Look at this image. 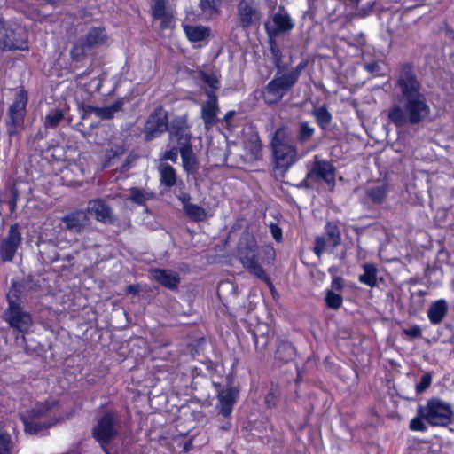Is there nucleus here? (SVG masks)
Instances as JSON below:
<instances>
[{
	"instance_id": "5",
	"label": "nucleus",
	"mask_w": 454,
	"mask_h": 454,
	"mask_svg": "<svg viewBox=\"0 0 454 454\" xmlns=\"http://www.w3.org/2000/svg\"><path fill=\"white\" fill-rule=\"evenodd\" d=\"M418 412L431 426L445 427L451 422L452 408L440 398H431L425 406H419Z\"/></svg>"
},
{
	"instance_id": "11",
	"label": "nucleus",
	"mask_w": 454,
	"mask_h": 454,
	"mask_svg": "<svg viewBox=\"0 0 454 454\" xmlns=\"http://www.w3.org/2000/svg\"><path fill=\"white\" fill-rule=\"evenodd\" d=\"M93 436L99 442L106 454H112L108 445L114 439V416L108 412L103 416L93 429Z\"/></svg>"
},
{
	"instance_id": "52",
	"label": "nucleus",
	"mask_w": 454,
	"mask_h": 454,
	"mask_svg": "<svg viewBox=\"0 0 454 454\" xmlns=\"http://www.w3.org/2000/svg\"><path fill=\"white\" fill-rule=\"evenodd\" d=\"M200 76H201L202 81L205 83H207V85H209L211 88H213V89L217 88L218 80L215 75L202 72L200 74Z\"/></svg>"
},
{
	"instance_id": "60",
	"label": "nucleus",
	"mask_w": 454,
	"mask_h": 454,
	"mask_svg": "<svg viewBox=\"0 0 454 454\" xmlns=\"http://www.w3.org/2000/svg\"><path fill=\"white\" fill-rule=\"evenodd\" d=\"M127 294H137L139 291V286L138 285H129L125 289Z\"/></svg>"
},
{
	"instance_id": "21",
	"label": "nucleus",
	"mask_w": 454,
	"mask_h": 454,
	"mask_svg": "<svg viewBox=\"0 0 454 454\" xmlns=\"http://www.w3.org/2000/svg\"><path fill=\"white\" fill-rule=\"evenodd\" d=\"M238 391L234 388L223 389L218 394V408L223 417H229L237 400Z\"/></svg>"
},
{
	"instance_id": "62",
	"label": "nucleus",
	"mask_w": 454,
	"mask_h": 454,
	"mask_svg": "<svg viewBox=\"0 0 454 454\" xmlns=\"http://www.w3.org/2000/svg\"><path fill=\"white\" fill-rule=\"evenodd\" d=\"M235 115V111L233 110H231L229 112L226 113V114L224 115L223 117V121L229 124L231 121V119L233 118V116Z\"/></svg>"
},
{
	"instance_id": "54",
	"label": "nucleus",
	"mask_w": 454,
	"mask_h": 454,
	"mask_svg": "<svg viewBox=\"0 0 454 454\" xmlns=\"http://www.w3.org/2000/svg\"><path fill=\"white\" fill-rule=\"evenodd\" d=\"M270 232L272 237L276 241L279 242L282 239V231L281 229L275 223H271L270 225Z\"/></svg>"
},
{
	"instance_id": "48",
	"label": "nucleus",
	"mask_w": 454,
	"mask_h": 454,
	"mask_svg": "<svg viewBox=\"0 0 454 454\" xmlns=\"http://www.w3.org/2000/svg\"><path fill=\"white\" fill-rule=\"evenodd\" d=\"M432 375L427 372L422 375L419 382L416 385L417 393H423L431 384Z\"/></svg>"
},
{
	"instance_id": "50",
	"label": "nucleus",
	"mask_w": 454,
	"mask_h": 454,
	"mask_svg": "<svg viewBox=\"0 0 454 454\" xmlns=\"http://www.w3.org/2000/svg\"><path fill=\"white\" fill-rule=\"evenodd\" d=\"M424 417L418 413V416L412 419L410 422V428L413 431H426L427 426L423 422Z\"/></svg>"
},
{
	"instance_id": "42",
	"label": "nucleus",
	"mask_w": 454,
	"mask_h": 454,
	"mask_svg": "<svg viewBox=\"0 0 454 454\" xmlns=\"http://www.w3.org/2000/svg\"><path fill=\"white\" fill-rule=\"evenodd\" d=\"M325 300L326 306L333 309H338L342 305V297L333 293L332 290L326 292Z\"/></svg>"
},
{
	"instance_id": "61",
	"label": "nucleus",
	"mask_w": 454,
	"mask_h": 454,
	"mask_svg": "<svg viewBox=\"0 0 454 454\" xmlns=\"http://www.w3.org/2000/svg\"><path fill=\"white\" fill-rule=\"evenodd\" d=\"M272 54H273L274 59H275L276 66L278 67H279V63L281 61L280 52H279V51L278 49L272 48Z\"/></svg>"
},
{
	"instance_id": "43",
	"label": "nucleus",
	"mask_w": 454,
	"mask_h": 454,
	"mask_svg": "<svg viewBox=\"0 0 454 454\" xmlns=\"http://www.w3.org/2000/svg\"><path fill=\"white\" fill-rule=\"evenodd\" d=\"M152 198L149 193L144 192L138 188H132L130 190L129 200L136 204L144 205L146 200Z\"/></svg>"
},
{
	"instance_id": "47",
	"label": "nucleus",
	"mask_w": 454,
	"mask_h": 454,
	"mask_svg": "<svg viewBox=\"0 0 454 454\" xmlns=\"http://www.w3.org/2000/svg\"><path fill=\"white\" fill-rule=\"evenodd\" d=\"M328 241L324 236L317 237L315 239L314 252L317 257H320L321 254L325 251Z\"/></svg>"
},
{
	"instance_id": "7",
	"label": "nucleus",
	"mask_w": 454,
	"mask_h": 454,
	"mask_svg": "<svg viewBox=\"0 0 454 454\" xmlns=\"http://www.w3.org/2000/svg\"><path fill=\"white\" fill-rule=\"evenodd\" d=\"M27 99V91L20 90L15 96L14 102L9 107L6 124L8 133L11 136L16 134L19 128L23 127Z\"/></svg>"
},
{
	"instance_id": "64",
	"label": "nucleus",
	"mask_w": 454,
	"mask_h": 454,
	"mask_svg": "<svg viewBox=\"0 0 454 454\" xmlns=\"http://www.w3.org/2000/svg\"><path fill=\"white\" fill-rule=\"evenodd\" d=\"M100 82L98 79H92L90 82V86L93 87L94 90H98L99 89Z\"/></svg>"
},
{
	"instance_id": "59",
	"label": "nucleus",
	"mask_w": 454,
	"mask_h": 454,
	"mask_svg": "<svg viewBox=\"0 0 454 454\" xmlns=\"http://www.w3.org/2000/svg\"><path fill=\"white\" fill-rule=\"evenodd\" d=\"M66 172H68V171H71V172H81V174L82 175L83 174V170L82 169V168L77 164V163H71L69 164L66 169H65Z\"/></svg>"
},
{
	"instance_id": "58",
	"label": "nucleus",
	"mask_w": 454,
	"mask_h": 454,
	"mask_svg": "<svg viewBox=\"0 0 454 454\" xmlns=\"http://www.w3.org/2000/svg\"><path fill=\"white\" fill-rule=\"evenodd\" d=\"M332 289L340 290L342 288V279L340 277H335L332 281Z\"/></svg>"
},
{
	"instance_id": "18",
	"label": "nucleus",
	"mask_w": 454,
	"mask_h": 454,
	"mask_svg": "<svg viewBox=\"0 0 454 454\" xmlns=\"http://www.w3.org/2000/svg\"><path fill=\"white\" fill-rule=\"evenodd\" d=\"M62 223L68 231L80 232L88 225L89 218L86 212L79 210L63 216Z\"/></svg>"
},
{
	"instance_id": "15",
	"label": "nucleus",
	"mask_w": 454,
	"mask_h": 454,
	"mask_svg": "<svg viewBox=\"0 0 454 454\" xmlns=\"http://www.w3.org/2000/svg\"><path fill=\"white\" fill-rule=\"evenodd\" d=\"M114 137V131L110 125H100L96 132V144L101 146L106 145V161L103 163L102 168H106L109 166L111 159L114 157L112 138Z\"/></svg>"
},
{
	"instance_id": "55",
	"label": "nucleus",
	"mask_w": 454,
	"mask_h": 454,
	"mask_svg": "<svg viewBox=\"0 0 454 454\" xmlns=\"http://www.w3.org/2000/svg\"><path fill=\"white\" fill-rule=\"evenodd\" d=\"M364 69L375 75L380 74V67L377 62L367 63L364 65Z\"/></svg>"
},
{
	"instance_id": "23",
	"label": "nucleus",
	"mask_w": 454,
	"mask_h": 454,
	"mask_svg": "<svg viewBox=\"0 0 454 454\" xmlns=\"http://www.w3.org/2000/svg\"><path fill=\"white\" fill-rule=\"evenodd\" d=\"M88 213L93 215L98 221L104 223L111 221V208L101 200H94L89 202Z\"/></svg>"
},
{
	"instance_id": "8",
	"label": "nucleus",
	"mask_w": 454,
	"mask_h": 454,
	"mask_svg": "<svg viewBox=\"0 0 454 454\" xmlns=\"http://www.w3.org/2000/svg\"><path fill=\"white\" fill-rule=\"evenodd\" d=\"M237 17L239 25L244 29L258 26L262 18L259 3L256 0H239Z\"/></svg>"
},
{
	"instance_id": "33",
	"label": "nucleus",
	"mask_w": 454,
	"mask_h": 454,
	"mask_svg": "<svg viewBox=\"0 0 454 454\" xmlns=\"http://www.w3.org/2000/svg\"><path fill=\"white\" fill-rule=\"evenodd\" d=\"M273 22L277 27L278 32H286L292 29L294 24L290 16L280 11L275 13Z\"/></svg>"
},
{
	"instance_id": "16",
	"label": "nucleus",
	"mask_w": 454,
	"mask_h": 454,
	"mask_svg": "<svg viewBox=\"0 0 454 454\" xmlns=\"http://www.w3.org/2000/svg\"><path fill=\"white\" fill-rule=\"evenodd\" d=\"M208 99L202 105L201 117L205 127L210 129L217 122V113L219 111L217 97L212 91L207 93Z\"/></svg>"
},
{
	"instance_id": "40",
	"label": "nucleus",
	"mask_w": 454,
	"mask_h": 454,
	"mask_svg": "<svg viewBox=\"0 0 454 454\" xmlns=\"http://www.w3.org/2000/svg\"><path fill=\"white\" fill-rule=\"evenodd\" d=\"M0 454H14L11 435L0 430Z\"/></svg>"
},
{
	"instance_id": "37",
	"label": "nucleus",
	"mask_w": 454,
	"mask_h": 454,
	"mask_svg": "<svg viewBox=\"0 0 454 454\" xmlns=\"http://www.w3.org/2000/svg\"><path fill=\"white\" fill-rule=\"evenodd\" d=\"M40 254L45 262L51 263L59 259L57 247L53 244L43 243L40 248Z\"/></svg>"
},
{
	"instance_id": "13",
	"label": "nucleus",
	"mask_w": 454,
	"mask_h": 454,
	"mask_svg": "<svg viewBox=\"0 0 454 454\" xmlns=\"http://www.w3.org/2000/svg\"><path fill=\"white\" fill-rule=\"evenodd\" d=\"M4 317L12 328L17 329L20 333L27 332L32 325L31 316L20 306L7 309L4 312Z\"/></svg>"
},
{
	"instance_id": "3",
	"label": "nucleus",
	"mask_w": 454,
	"mask_h": 454,
	"mask_svg": "<svg viewBox=\"0 0 454 454\" xmlns=\"http://www.w3.org/2000/svg\"><path fill=\"white\" fill-rule=\"evenodd\" d=\"M270 147L273 154L274 175L281 178L298 160L297 147L286 126L282 125L272 134Z\"/></svg>"
},
{
	"instance_id": "30",
	"label": "nucleus",
	"mask_w": 454,
	"mask_h": 454,
	"mask_svg": "<svg viewBox=\"0 0 454 454\" xmlns=\"http://www.w3.org/2000/svg\"><path fill=\"white\" fill-rule=\"evenodd\" d=\"M311 114L315 117L317 125L322 129H326L332 121V114L325 106L314 107Z\"/></svg>"
},
{
	"instance_id": "44",
	"label": "nucleus",
	"mask_w": 454,
	"mask_h": 454,
	"mask_svg": "<svg viewBox=\"0 0 454 454\" xmlns=\"http://www.w3.org/2000/svg\"><path fill=\"white\" fill-rule=\"evenodd\" d=\"M259 331L260 329L258 328L254 333V345L257 349H264L268 345L270 336L269 333L259 334Z\"/></svg>"
},
{
	"instance_id": "20",
	"label": "nucleus",
	"mask_w": 454,
	"mask_h": 454,
	"mask_svg": "<svg viewBox=\"0 0 454 454\" xmlns=\"http://www.w3.org/2000/svg\"><path fill=\"white\" fill-rule=\"evenodd\" d=\"M314 176L323 179L329 184H333L334 169L329 162L316 159L310 172L308 174V177Z\"/></svg>"
},
{
	"instance_id": "56",
	"label": "nucleus",
	"mask_w": 454,
	"mask_h": 454,
	"mask_svg": "<svg viewBox=\"0 0 454 454\" xmlns=\"http://www.w3.org/2000/svg\"><path fill=\"white\" fill-rule=\"evenodd\" d=\"M12 198L9 200L8 204H9L10 211L12 213V212H14V210L16 208V201L18 199V192L15 188L12 189Z\"/></svg>"
},
{
	"instance_id": "22",
	"label": "nucleus",
	"mask_w": 454,
	"mask_h": 454,
	"mask_svg": "<svg viewBox=\"0 0 454 454\" xmlns=\"http://www.w3.org/2000/svg\"><path fill=\"white\" fill-rule=\"evenodd\" d=\"M160 174V184L166 188H172L177 183V175L175 168L167 162H160L157 167Z\"/></svg>"
},
{
	"instance_id": "45",
	"label": "nucleus",
	"mask_w": 454,
	"mask_h": 454,
	"mask_svg": "<svg viewBox=\"0 0 454 454\" xmlns=\"http://www.w3.org/2000/svg\"><path fill=\"white\" fill-rule=\"evenodd\" d=\"M89 47L86 45V43L79 40L76 43H74L71 51L70 55L73 59H78L81 56H82L86 50H88Z\"/></svg>"
},
{
	"instance_id": "4",
	"label": "nucleus",
	"mask_w": 454,
	"mask_h": 454,
	"mask_svg": "<svg viewBox=\"0 0 454 454\" xmlns=\"http://www.w3.org/2000/svg\"><path fill=\"white\" fill-rule=\"evenodd\" d=\"M238 256L242 266L253 276L270 284V280L259 263L258 246L255 238L245 233L240 239Z\"/></svg>"
},
{
	"instance_id": "10",
	"label": "nucleus",
	"mask_w": 454,
	"mask_h": 454,
	"mask_svg": "<svg viewBox=\"0 0 454 454\" xmlns=\"http://www.w3.org/2000/svg\"><path fill=\"white\" fill-rule=\"evenodd\" d=\"M22 241V235L17 223L12 224L8 233L0 242V258L3 262H11Z\"/></svg>"
},
{
	"instance_id": "57",
	"label": "nucleus",
	"mask_w": 454,
	"mask_h": 454,
	"mask_svg": "<svg viewBox=\"0 0 454 454\" xmlns=\"http://www.w3.org/2000/svg\"><path fill=\"white\" fill-rule=\"evenodd\" d=\"M178 200L181 201L182 205H183V209L185 208L186 205H191L192 203L190 202V200H191V196L189 193H186V192H182L180 195H178Z\"/></svg>"
},
{
	"instance_id": "51",
	"label": "nucleus",
	"mask_w": 454,
	"mask_h": 454,
	"mask_svg": "<svg viewBox=\"0 0 454 454\" xmlns=\"http://www.w3.org/2000/svg\"><path fill=\"white\" fill-rule=\"evenodd\" d=\"M262 252L263 254V262L267 264H272L276 257L274 248L271 246H264L262 247Z\"/></svg>"
},
{
	"instance_id": "2",
	"label": "nucleus",
	"mask_w": 454,
	"mask_h": 454,
	"mask_svg": "<svg viewBox=\"0 0 454 454\" xmlns=\"http://www.w3.org/2000/svg\"><path fill=\"white\" fill-rule=\"evenodd\" d=\"M67 418L68 414L63 411L59 402L53 399L38 403L20 414L25 432L30 434H39Z\"/></svg>"
},
{
	"instance_id": "9",
	"label": "nucleus",
	"mask_w": 454,
	"mask_h": 454,
	"mask_svg": "<svg viewBox=\"0 0 454 454\" xmlns=\"http://www.w3.org/2000/svg\"><path fill=\"white\" fill-rule=\"evenodd\" d=\"M168 113L162 106H158L149 115L145 126V140L150 141L168 130Z\"/></svg>"
},
{
	"instance_id": "35",
	"label": "nucleus",
	"mask_w": 454,
	"mask_h": 454,
	"mask_svg": "<svg viewBox=\"0 0 454 454\" xmlns=\"http://www.w3.org/2000/svg\"><path fill=\"white\" fill-rule=\"evenodd\" d=\"M325 239L328 241V245L335 247L341 241L340 231L339 228L331 223L325 225Z\"/></svg>"
},
{
	"instance_id": "17",
	"label": "nucleus",
	"mask_w": 454,
	"mask_h": 454,
	"mask_svg": "<svg viewBox=\"0 0 454 454\" xmlns=\"http://www.w3.org/2000/svg\"><path fill=\"white\" fill-rule=\"evenodd\" d=\"M150 274L155 281L170 290H176L180 284L178 273L170 270L152 269Z\"/></svg>"
},
{
	"instance_id": "25",
	"label": "nucleus",
	"mask_w": 454,
	"mask_h": 454,
	"mask_svg": "<svg viewBox=\"0 0 454 454\" xmlns=\"http://www.w3.org/2000/svg\"><path fill=\"white\" fill-rule=\"evenodd\" d=\"M447 311V302L444 300H438L429 306L427 316L432 324L438 325L443 320Z\"/></svg>"
},
{
	"instance_id": "1",
	"label": "nucleus",
	"mask_w": 454,
	"mask_h": 454,
	"mask_svg": "<svg viewBox=\"0 0 454 454\" xmlns=\"http://www.w3.org/2000/svg\"><path fill=\"white\" fill-rule=\"evenodd\" d=\"M396 85L402 98L387 110V121L396 128L418 125L426 121L431 114L426 97L421 93V84L410 63L400 65Z\"/></svg>"
},
{
	"instance_id": "34",
	"label": "nucleus",
	"mask_w": 454,
	"mask_h": 454,
	"mask_svg": "<svg viewBox=\"0 0 454 454\" xmlns=\"http://www.w3.org/2000/svg\"><path fill=\"white\" fill-rule=\"evenodd\" d=\"M185 215L194 222H201L207 219L206 210L196 204L186 205L184 209Z\"/></svg>"
},
{
	"instance_id": "12",
	"label": "nucleus",
	"mask_w": 454,
	"mask_h": 454,
	"mask_svg": "<svg viewBox=\"0 0 454 454\" xmlns=\"http://www.w3.org/2000/svg\"><path fill=\"white\" fill-rule=\"evenodd\" d=\"M169 143L176 144L179 148H188L192 146V135L189 131L185 117H177L172 120L168 129Z\"/></svg>"
},
{
	"instance_id": "41",
	"label": "nucleus",
	"mask_w": 454,
	"mask_h": 454,
	"mask_svg": "<svg viewBox=\"0 0 454 454\" xmlns=\"http://www.w3.org/2000/svg\"><path fill=\"white\" fill-rule=\"evenodd\" d=\"M166 4L167 0H152V11L154 18L167 19Z\"/></svg>"
},
{
	"instance_id": "38",
	"label": "nucleus",
	"mask_w": 454,
	"mask_h": 454,
	"mask_svg": "<svg viewBox=\"0 0 454 454\" xmlns=\"http://www.w3.org/2000/svg\"><path fill=\"white\" fill-rule=\"evenodd\" d=\"M283 96L284 95L280 91H278L277 89H275L270 83L267 84V86L263 91V94H262L263 100L269 106H271V105H274V104H277L278 102H279L281 100V98H283Z\"/></svg>"
},
{
	"instance_id": "53",
	"label": "nucleus",
	"mask_w": 454,
	"mask_h": 454,
	"mask_svg": "<svg viewBox=\"0 0 454 454\" xmlns=\"http://www.w3.org/2000/svg\"><path fill=\"white\" fill-rule=\"evenodd\" d=\"M405 335L412 337V338H419L421 337V329L419 325H413L409 329L403 330Z\"/></svg>"
},
{
	"instance_id": "29",
	"label": "nucleus",
	"mask_w": 454,
	"mask_h": 454,
	"mask_svg": "<svg viewBox=\"0 0 454 454\" xmlns=\"http://www.w3.org/2000/svg\"><path fill=\"white\" fill-rule=\"evenodd\" d=\"M184 30L188 39L192 42H200L204 40L209 35V28L202 26H189L184 27Z\"/></svg>"
},
{
	"instance_id": "39",
	"label": "nucleus",
	"mask_w": 454,
	"mask_h": 454,
	"mask_svg": "<svg viewBox=\"0 0 454 454\" xmlns=\"http://www.w3.org/2000/svg\"><path fill=\"white\" fill-rule=\"evenodd\" d=\"M63 118V112L59 109H54L45 116L44 126L47 129H54L59 124Z\"/></svg>"
},
{
	"instance_id": "49",
	"label": "nucleus",
	"mask_w": 454,
	"mask_h": 454,
	"mask_svg": "<svg viewBox=\"0 0 454 454\" xmlns=\"http://www.w3.org/2000/svg\"><path fill=\"white\" fill-rule=\"evenodd\" d=\"M179 147L174 145L167 150L160 158V162H165L166 160H171L172 162H176L178 156Z\"/></svg>"
},
{
	"instance_id": "26",
	"label": "nucleus",
	"mask_w": 454,
	"mask_h": 454,
	"mask_svg": "<svg viewBox=\"0 0 454 454\" xmlns=\"http://www.w3.org/2000/svg\"><path fill=\"white\" fill-rule=\"evenodd\" d=\"M387 194V185L386 184H378L370 186L365 191L366 198L373 204H382Z\"/></svg>"
},
{
	"instance_id": "31",
	"label": "nucleus",
	"mask_w": 454,
	"mask_h": 454,
	"mask_svg": "<svg viewBox=\"0 0 454 454\" xmlns=\"http://www.w3.org/2000/svg\"><path fill=\"white\" fill-rule=\"evenodd\" d=\"M315 129L308 121H301L297 127L296 141L303 145L311 140Z\"/></svg>"
},
{
	"instance_id": "14",
	"label": "nucleus",
	"mask_w": 454,
	"mask_h": 454,
	"mask_svg": "<svg viewBox=\"0 0 454 454\" xmlns=\"http://www.w3.org/2000/svg\"><path fill=\"white\" fill-rule=\"evenodd\" d=\"M301 68V67H297L288 73L278 71L274 78L269 83L285 95V93L290 90L296 83Z\"/></svg>"
},
{
	"instance_id": "63",
	"label": "nucleus",
	"mask_w": 454,
	"mask_h": 454,
	"mask_svg": "<svg viewBox=\"0 0 454 454\" xmlns=\"http://www.w3.org/2000/svg\"><path fill=\"white\" fill-rule=\"evenodd\" d=\"M372 9V5H371L369 8H368V11H365L364 9H359L357 11V13L356 15L359 16V17H365Z\"/></svg>"
},
{
	"instance_id": "6",
	"label": "nucleus",
	"mask_w": 454,
	"mask_h": 454,
	"mask_svg": "<svg viewBox=\"0 0 454 454\" xmlns=\"http://www.w3.org/2000/svg\"><path fill=\"white\" fill-rule=\"evenodd\" d=\"M0 49L2 51L28 50L27 32L19 24L0 22Z\"/></svg>"
},
{
	"instance_id": "24",
	"label": "nucleus",
	"mask_w": 454,
	"mask_h": 454,
	"mask_svg": "<svg viewBox=\"0 0 454 454\" xmlns=\"http://www.w3.org/2000/svg\"><path fill=\"white\" fill-rule=\"evenodd\" d=\"M179 153L184 171L188 175L195 174L199 169V162L192 146L188 148H179Z\"/></svg>"
},
{
	"instance_id": "46",
	"label": "nucleus",
	"mask_w": 454,
	"mask_h": 454,
	"mask_svg": "<svg viewBox=\"0 0 454 454\" xmlns=\"http://www.w3.org/2000/svg\"><path fill=\"white\" fill-rule=\"evenodd\" d=\"M20 293V289L15 285H13L10 289L9 293L7 294V300L9 303L8 309H12L20 306L18 303Z\"/></svg>"
},
{
	"instance_id": "19",
	"label": "nucleus",
	"mask_w": 454,
	"mask_h": 454,
	"mask_svg": "<svg viewBox=\"0 0 454 454\" xmlns=\"http://www.w3.org/2000/svg\"><path fill=\"white\" fill-rule=\"evenodd\" d=\"M82 120H86L92 115L100 121L110 120L114 117V106L106 107H95L90 105L82 104L79 106Z\"/></svg>"
},
{
	"instance_id": "28",
	"label": "nucleus",
	"mask_w": 454,
	"mask_h": 454,
	"mask_svg": "<svg viewBox=\"0 0 454 454\" xmlns=\"http://www.w3.org/2000/svg\"><path fill=\"white\" fill-rule=\"evenodd\" d=\"M221 4L222 0H200L201 14L207 20L212 19L219 14Z\"/></svg>"
},
{
	"instance_id": "36",
	"label": "nucleus",
	"mask_w": 454,
	"mask_h": 454,
	"mask_svg": "<svg viewBox=\"0 0 454 454\" xmlns=\"http://www.w3.org/2000/svg\"><path fill=\"white\" fill-rule=\"evenodd\" d=\"M106 38L105 29L100 27H94L90 30L86 37V45L90 48L96 44L101 43Z\"/></svg>"
},
{
	"instance_id": "32",
	"label": "nucleus",
	"mask_w": 454,
	"mask_h": 454,
	"mask_svg": "<svg viewBox=\"0 0 454 454\" xmlns=\"http://www.w3.org/2000/svg\"><path fill=\"white\" fill-rule=\"evenodd\" d=\"M359 281L371 287L377 285V268L374 264H364V273L359 276Z\"/></svg>"
},
{
	"instance_id": "27",
	"label": "nucleus",
	"mask_w": 454,
	"mask_h": 454,
	"mask_svg": "<svg viewBox=\"0 0 454 454\" xmlns=\"http://www.w3.org/2000/svg\"><path fill=\"white\" fill-rule=\"evenodd\" d=\"M295 354V349L293 345L285 340L278 342L275 351V358L282 363H288L293 360Z\"/></svg>"
}]
</instances>
